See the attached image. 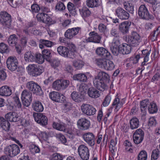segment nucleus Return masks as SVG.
<instances>
[{"label": "nucleus", "instance_id": "1", "mask_svg": "<svg viewBox=\"0 0 160 160\" xmlns=\"http://www.w3.org/2000/svg\"><path fill=\"white\" fill-rule=\"evenodd\" d=\"M110 77L107 73L101 71L99 72L93 80L94 86L100 91H104L108 88L106 82L109 80Z\"/></svg>", "mask_w": 160, "mask_h": 160}, {"label": "nucleus", "instance_id": "2", "mask_svg": "<svg viewBox=\"0 0 160 160\" xmlns=\"http://www.w3.org/2000/svg\"><path fill=\"white\" fill-rule=\"evenodd\" d=\"M97 64L100 68L106 70L111 71L115 68V65L112 61L105 58L98 59Z\"/></svg>", "mask_w": 160, "mask_h": 160}, {"label": "nucleus", "instance_id": "3", "mask_svg": "<svg viewBox=\"0 0 160 160\" xmlns=\"http://www.w3.org/2000/svg\"><path fill=\"white\" fill-rule=\"evenodd\" d=\"M126 41L131 47H137L141 41V37L136 32H133L131 35L128 36Z\"/></svg>", "mask_w": 160, "mask_h": 160}, {"label": "nucleus", "instance_id": "4", "mask_svg": "<svg viewBox=\"0 0 160 160\" xmlns=\"http://www.w3.org/2000/svg\"><path fill=\"white\" fill-rule=\"evenodd\" d=\"M70 83V81L68 80L58 79L53 83L52 87L56 90H63L68 86Z\"/></svg>", "mask_w": 160, "mask_h": 160}, {"label": "nucleus", "instance_id": "5", "mask_svg": "<svg viewBox=\"0 0 160 160\" xmlns=\"http://www.w3.org/2000/svg\"><path fill=\"white\" fill-rule=\"evenodd\" d=\"M27 68L28 73L34 77L40 75L44 71V69L42 66H38L34 64L29 65Z\"/></svg>", "mask_w": 160, "mask_h": 160}, {"label": "nucleus", "instance_id": "6", "mask_svg": "<svg viewBox=\"0 0 160 160\" xmlns=\"http://www.w3.org/2000/svg\"><path fill=\"white\" fill-rule=\"evenodd\" d=\"M4 152L6 154L10 157H13L20 153V149L18 146L16 144H13L5 148Z\"/></svg>", "mask_w": 160, "mask_h": 160}, {"label": "nucleus", "instance_id": "7", "mask_svg": "<svg viewBox=\"0 0 160 160\" xmlns=\"http://www.w3.org/2000/svg\"><path fill=\"white\" fill-rule=\"evenodd\" d=\"M6 63L8 68L11 71L16 70L18 68V60L14 56L9 57L7 60Z\"/></svg>", "mask_w": 160, "mask_h": 160}, {"label": "nucleus", "instance_id": "8", "mask_svg": "<svg viewBox=\"0 0 160 160\" xmlns=\"http://www.w3.org/2000/svg\"><path fill=\"white\" fill-rule=\"evenodd\" d=\"M78 152L83 160H88L89 156V152L88 148L84 145H81L78 148Z\"/></svg>", "mask_w": 160, "mask_h": 160}, {"label": "nucleus", "instance_id": "9", "mask_svg": "<svg viewBox=\"0 0 160 160\" xmlns=\"http://www.w3.org/2000/svg\"><path fill=\"white\" fill-rule=\"evenodd\" d=\"M26 87L33 93L37 95H40L42 93V90L40 86L32 81L28 82Z\"/></svg>", "mask_w": 160, "mask_h": 160}, {"label": "nucleus", "instance_id": "10", "mask_svg": "<svg viewBox=\"0 0 160 160\" xmlns=\"http://www.w3.org/2000/svg\"><path fill=\"white\" fill-rule=\"evenodd\" d=\"M81 109L82 112L88 116L94 114L96 110L92 105L86 104H83L81 106Z\"/></svg>", "mask_w": 160, "mask_h": 160}, {"label": "nucleus", "instance_id": "11", "mask_svg": "<svg viewBox=\"0 0 160 160\" xmlns=\"http://www.w3.org/2000/svg\"><path fill=\"white\" fill-rule=\"evenodd\" d=\"M77 125L79 128L82 130H87L89 128L91 123L87 119L82 118L78 120Z\"/></svg>", "mask_w": 160, "mask_h": 160}, {"label": "nucleus", "instance_id": "12", "mask_svg": "<svg viewBox=\"0 0 160 160\" xmlns=\"http://www.w3.org/2000/svg\"><path fill=\"white\" fill-rule=\"evenodd\" d=\"M144 132L141 129H137L133 135V140L136 144L141 143L143 139Z\"/></svg>", "mask_w": 160, "mask_h": 160}, {"label": "nucleus", "instance_id": "13", "mask_svg": "<svg viewBox=\"0 0 160 160\" xmlns=\"http://www.w3.org/2000/svg\"><path fill=\"white\" fill-rule=\"evenodd\" d=\"M116 15L121 20H127L129 17V13L123 8L119 7L115 10Z\"/></svg>", "mask_w": 160, "mask_h": 160}, {"label": "nucleus", "instance_id": "14", "mask_svg": "<svg viewBox=\"0 0 160 160\" xmlns=\"http://www.w3.org/2000/svg\"><path fill=\"white\" fill-rule=\"evenodd\" d=\"M50 98L52 101L58 102H62L65 99V97L60 93L57 92L52 91L49 94Z\"/></svg>", "mask_w": 160, "mask_h": 160}, {"label": "nucleus", "instance_id": "15", "mask_svg": "<svg viewBox=\"0 0 160 160\" xmlns=\"http://www.w3.org/2000/svg\"><path fill=\"white\" fill-rule=\"evenodd\" d=\"M33 116L35 121L42 125L47 124L48 119L42 113H34Z\"/></svg>", "mask_w": 160, "mask_h": 160}, {"label": "nucleus", "instance_id": "16", "mask_svg": "<svg viewBox=\"0 0 160 160\" xmlns=\"http://www.w3.org/2000/svg\"><path fill=\"white\" fill-rule=\"evenodd\" d=\"M80 29V28L78 27L69 28L65 32V36L67 38L71 39L78 33Z\"/></svg>", "mask_w": 160, "mask_h": 160}, {"label": "nucleus", "instance_id": "17", "mask_svg": "<svg viewBox=\"0 0 160 160\" xmlns=\"http://www.w3.org/2000/svg\"><path fill=\"white\" fill-rule=\"evenodd\" d=\"M89 35L90 36L86 39L87 42H93L95 43H99L100 42L101 37L95 31L90 32Z\"/></svg>", "mask_w": 160, "mask_h": 160}, {"label": "nucleus", "instance_id": "18", "mask_svg": "<svg viewBox=\"0 0 160 160\" xmlns=\"http://www.w3.org/2000/svg\"><path fill=\"white\" fill-rule=\"evenodd\" d=\"M10 15L6 12L2 11L0 13V22L4 26H9L10 22Z\"/></svg>", "mask_w": 160, "mask_h": 160}, {"label": "nucleus", "instance_id": "19", "mask_svg": "<svg viewBox=\"0 0 160 160\" xmlns=\"http://www.w3.org/2000/svg\"><path fill=\"white\" fill-rule=\"evenodd\" d=\"M138 14L141 18L143 19H148L150 18L148 11L144 5H142L140 6L138 11Z\"/></svg>", "mask_w": 160, "mask_h": 160}, {"label": "nucleus", "instance_id": "20", "mask_svg": "<svg viewBox=\"0 0 160 160\" xmlns=\"http://www.w3.org/2000/svg\"><path fill=\"white\" fill-rule=\"evenodd\" d=\"M131 24V22L128 21H124L121 23L119 26V30L124 34L128 33Z\"/></svg>", "mask_w": 160, "mask_h": 160}, {"label": "nucleus", "instance_id": "21", "mask_svg": "<svg viewBox=\"0 0 160 160\" xmlns=\"http://www.w3.org/2000/svg\"><path fill=\"white\" fill-rule=\"evenodd\" d=\"M82 137L84 141L90 145L92 146L94 145V136L92 133H85L83 135Z\"/></svg>", "mask_w": 160, "mask_h": 160}, {"label": "nucleus", "instance_id": "22", "mask_svg": "<svg viewBox=\"0 0 160 160\" xmlns=\"http://www.w3.org/2000/svg\"><path fill=\"white\" fill-rule=\"evenodd\" d=\"M71 97L73 101L78 103L82 101L84 98V95L76 91H73L71 93Z\"/></svg>", "mask_w": 160, "mask_h": 160}, {"label": "nucleus", "instance_id": "23", "mask_svg": "<svg viewBox=\"0 0 160 160\" xmlns=\"http://www.w3.org/2000/svg\"><path fill=\"white\" fill-rule=\"evenodd\" d=\"M96 53L99 56L110 58L111 54L108 50L102 47H99L96 50Z\"/></svg>", "mask_w": 160, "mask_h": 160}, {"label": "nucleus", "instance_id": "24", "mask_svg": "<svg viewBox=\"0 0 160 160\" xmlns=\"http://www.w3.org/2000/svg\"><path fill=\"white\" fill-rule=\"evenodd\" d=\"M6 119L11 122H17L19 120L18 114L15 112H11L8 113L5 115Z\"/></svg>", "mask_w": 160, "mask_h": 160}, {"label": "nucleus", "instance_id": "25", "mask_svg": "<svg viewBox=\"0 0 160 160\" xmlns=\"http://www.w3.org/2000/svg\"><path fill=\"white\" fill-rule=\"evenodd\" d=\"M57 51L60 55L65 57L71 58L68 49L65 47L60 46L57 48Z\"/></svg>", "mask_w": 160, "mask_h": 160}, {"label": "nucleus", "instance_id": "26", "mask_svg": "<svg viewBox=\"0 0 160 160\" xmlns=\"http://www.w3.org/2000/svg\"><path fill=\"white\" fill-rule=\"evenodd\" d=\"M110 34L111 36L114 38L112 42H115L116 43H118L120 36L118 29L115 28H112L110 30Z\"/></svg>", "mask_w": 160, "mask_h": 160}, {"label": "nucleus", "instance_id": "27", "mask_svg": "<svg viewBox=\"0 0 160 160\" xmlns=\"http://www.w3.org/2000/svg\"><path fill=\"white\" fill-rule=\"evenodd\" d=\"M12 92L11 88L7 86H4L0 88V95L8 96L11 95Z\"/></svg>", "mask_w": 160, "mask_h": 160}, {"label": "nucleus", "instance_id": "28", "mask_svg": "<svg viewBox=\"0 0 160 160\" xmlns=\"http://www.w3.org/2000/svg\"><path fill=\"white\" fill-rule=\"evenodd\" d=\"M87 94L89 97L93 98H98L100 96L99 92L93 88H89L88 90Z\"/></svg>", "mask_w": 160, "mask_h": 160}, {"label": "nucleus", "instance_id": "29", "mask_svg": "<svg viewBox=\"0 0 160 160\" xmlns=\"http://www.w3.org/2000/svg\"><path fill=\"white\" fill-rule=\"evenodd\" d=\"M80 14L85 21H87V18L89 17L91 14V12L86 7H83L79 9Z\"/></svg>", "mask_w": 160, "mask_h": 160}, {"label": "nucleus", "instance_id": "30", "mask_svg": "<svg viewBox=\"0 0 160 160\" xmlns=\"http://www.w3.org/2000/svg\"><path fill=\"white\" fill-rule=\"evenodd\" d=\"M32 108L34 110L37 112H42L44 109L43 107L41 102L34 101L32 104Z\"/></svg>", "mask_w": 160, "mask_h": 160}, {"label": "nucleus", "instance_id": "31", "mask_svg": "<svg viewBox=\"0 0 160 160\" xmlns=\"http://www.w3.org/2000/svg\"><path fill=\"white\" fill-rule=\"evenodd\" d=\"M130 46L126 43L122 44V46L119 48V52L123 54H129L131 51Z\"/></svg>", "mask_w": 160, "mask_h": 160}, {"label": "nucleus", "instance_id": "32", "mask_svg": "<svg viewBox=\"0 0 160 160\" xmlns=\"http://www.w3.org/2000/svg\"><path fill=\"white\" fill-rule=\"evenodd\" d=\"M0 125L3 130L7 131L9 130L10 126V123L8 120H6L2 118H0Z\"/></svg>", "mask_w": 160, "mask_h": 160}, {"label": "nucleus", "instance_id": "33", "mask_svg": "<svg viewBox=\"0 0 160 160\" xmlns=\"http://www.w3.org/2000/svg\"><path fill=\"white\" fill-rule=\"evenodd\" d=\"M130 127L132 130L138 128L139 126V121L138 119L134 117L132 118L129 121Z\"/></svg>", "mask_w": 160, "mask_h": 160}, {"label": "nucleus", "instance_id": "34", "mask_svg": "<svg viewBox=\"0 0 160 160\" xmlns=\"http://www.w3.org/2000/svg\"><path fill=\"white\" fill-rule=\"evenodd\" d=\"M140 57L139 55H137L135 56H132L131 57L129 60L130 62L126 64V67H131L132 64H137L140 58Z\"/></svg>", "mask_w": 160, "mask_h": 160}, {"label": "nucleus", "instance_id": "35", "mask_svg": "<svg viewBox=\"0 0 160 160\" xmlns=\"http://www.w3.org/2000/svg\"><path fill=\"white\" fill-rule=\"evenodd\" d=\"M52 126L54 128L61 131H65L66 127V124L63 122L59 123L54 122Z\"/></svg>", "mask_w": 160, "mask_h": 160}, {"label": "nucleus", "instance_id": "36", "mask_svg": "<svg viewBox=\"0 0 160 160\" xmlns=\"http://www.w3.org/2000/svg\"><path fill=\"white\" fill-rule=\"evenodd\" d=\"M149 112L151 114L156 113L158 111V107L156 103L152 102L149 103L148 107Z\"/></svg>", "mask_w": 160, "mask_h": 160}, {"label": "nucleus", "instance_id": "37", "mask_svg": "<svg viewBox=\"0 0 160 160\" xmlns=\"http://www.w3.org/2000/svg\"><path fill=\"white\" fill-rule=\"evenodd\" d=\"M18 41V38L15 34L11 35L8 40L9 44L12 46L16 45Z\"/></svg>", "mask_w": 160, "mask_h": 160}, {"label": "nucleus", "instance_id": "38", "mask_svg": "<svg viewBox=\"0 0 160 160\" xmlns=\"http://www.w3.org/2000/svg\"><path fill=\"white\" fill-rule=\"evenodd\" d=\"M112 105L115 108V110L118 111L122 107V103L120 101L118 98H116L113 100Z\"/></svg>", "mask_w": 160, "mask_h": 160}, {"label": "nucleus", "instance_id": "39", "mask_svg": "<svg viewBox=\"0 0 160 160\" xmlns=\"http://www.w3.org/2000/svg\"><path fill=\"white\" fill-rule=\"evenodd\" d=\"M24 58L26 62H33L35 60L34 57L31 51H28L25 53Z\"/></svg>", "mask_w": 160, "mask_h": 160}, {"label": "nucleus", "instance_id": "40", "mask_svg": "<svg viewBox=\"0 0 160 160\" xmlns=\"http://www.w3.org/2000/svg\"><path fill=\"white\" fill-rule=\"evenodd\" d=\"M73 78L74 80L84 82H86L87 80V76L83 73H79L74 75L73 76Z\"/></svg>", "mask_w": 160, "mask_h": 160}, {"label": "nucleus", "instance_id": "41", "mask_svg": "<svg viewBox=\"0 0 160 160\" xmlns=\"http://www.w3.org/2000/svg\"><path fill=\"white\" fill-rule=\"evenodd\" d=\"M68 9L71 15L75 16L77 14V10L75 5L70 2L68 3L67 5Z\"/></svg>", "mask_w": 160, "mask_h": 160}, {"label": "nucleus", "instance_id": "42", "mask_svg": "<svg viewBox=\"0 0 160 160\" xmlns=\"http://www.w3.org/2000/svg\"><path fill=\"white\" fill-rule=\"evenodd\" d=\"M118 43H116L115 42H112V46L111 47V50L112 52L115 55H117L119 52V48H118Z\"/></svg>", "mask_w": 160, "mask_h": 160}, {"label": "nucleus", "instance_id": "43", "mask_svg": "<svg viewBox=\"0 0 160 160\" xmlns=\"http://www.w3.org/2000/svg\"><path fill=\"white\" fill-rule=\"evenodd\" d=\"M124 8L131 13H133L134 11V7L132 3L128 2H125L123 3Z\"/></svg>", "mask_w": 160, "mask_h": 160}, {"label": "nucleus", "instance_id": "44", "mask_svg": "<svg viewBox=\"0 0 160 160\" xmlns=\"http://www.w3.org/2000/svg\"><path fill=\"white\" fill-rule=\"evenodd\" d=\"M116 143L117 142H115L114 140H112L111 141L109 150L113 156L115 155L117 152V148L115 147Z\"/></svg>", "mask_w": 160, "mask_h": 160}, {"label": "nucleus", "instance_id": "45", "mask_svg": "<svg viewBox=\"0 0 160 160\" xmlns=\"http://www.w3.org/2000/svg\"><path fill=\"white\" fill-rule=\"evenodd\" d=\"M21 98L22 99H32V94L28 91L26 90H24L22 93Z\"/></svg>", "mask_w": 160, "mask_h": 160}, {"label": "nucleus", "instance_id": "46", "mask_svg": "<svg viewBox=\"0 0 160 160\" xmlns=\"http://www.w3.org/2000/svg\"><path fill=\"white\" fill-rule=\"evenodd\" d=\"M34 59L35 60L33 62H35L39 64H41L44 62L45 59L41 54L37 53L35 54Z\"/></svg>", "mask_w": 160, "mask_h": 160}, {"label": "nucleus", "instance_id": "47", "mask_svg": "<svg viewBox=\"0 0 160 160\" xmlns=\"http://www.w3.org/2000/svg\"><path fill=\"white\" fill-rule=\"evenodd\" d=\"M42 53L44 58L47 61L50 62L51 59L50 51L48 49H44L42 51Z\"/></svg>", "mask_w": 160, "mask_h": 160}, {"label": "nucleus", "instance_id": "48", "mask_svg": "<svg viewBox=\"0 0 160 160\" xmlns=\"http://www.w3.org/2000/svg\"><path fill=\"white\" fill-rule=\"evenodd\" d=\"M148 99H146L141 101L140 102V108L142 111H144L147 108V106L149 104Z\"/></svg>", "mask_w": 160, "mask_h": 160}, {"label": "nucleus", "instance_id": "49", "mask_svg": "<svg viewBox=\"0 0 160 160\" xmlns=\"http://www.w3.org/2000/svg\"><path fill=\"white\" fill-rule=\"evenodd\" d=\"M78 89L81 94L84 95L87 88V85L84 83L77 85Z\"/></svg>", "mask_w": 160, "mask_h": 160}, {"label": "nucleus", "instance_id": "50", "mask_svg": "<svg viewBox=\"0 0 160 160\" xmlns=\"http://www.w3.org/2000/svg\"><path fill=\"white\" fill-rule=\"evenodd\" d=\"M86 4L88 7L91 8H93L98 6L97 0H87Z\"/></svg>", "mask_w": 160, "mask_h": 160}, {"label": "nucleus", "instance_id": "51", "mask_svg": "<svg viewBox=\"0 0 160 160\" xmlns=\"http://www.w3.org/2000/svg\"><path fill=\"white\" fill-rule=\"evenodd\" d=\"M29 148L30 151L32 153H38L40 151V148L38 146L32 144L29 145Z\"/></svg>", "mask_w": 160, "mask_h": 160}, {"label": "nucleus", "instance_id": "52", "mask_svg": "<svg viewBox=\"0 0 160 160\" xmlns=\"http://www.w3.org/2000/svg\"><path fill=\"white\" fill-rule=\"evenodd\" d=\"M147 158V153L145 151L142 150L139 153L138 160H146Z\"/></svg>", "mask_w": 160, "mask_h": 160}, {"label": "nucleus", "instance_id": "53", "mask_svg": "<svg viewBox=\"0 0 160 160\" xmlns=\"http://www.w3.org/2000/svg\"><path fill=\"white\" fill-rule=\"evenodd\" d=\"M9 52V49L7 45L4 43H0V52L3 53Z\"/></svg>", "mask_w": 160, "mask_h": 160}, {"label": "nucleus", "instance_id": "54", "mask_svg": "<svg viewBox=\"0 0 160 160\" xmlns=\"http://www.w3.org/2000/svg\"><path fill=\"white\" fill-rule=\"evenodd\" d=\"M73 64L77 69H80L84 65V62L81 60H77L73 62Z\"/></svg>", "mask_w": 160, "mask_h": 160}, {"label": "nucleus", "instance_id": "55", "mask_svg": "<svg viewBox=\"0 0 160 160\" xmlns=\"http://www.w3.org/2000/svg\"><path fill=\"white\" fill-rule=\"evenodd\" d=\"M55 8L58 11H62L65 9V6L63 3L59 2L57 3Z\"/></svg>", "mask_w": 160, "mask_h": 160}, {"label": "nucleus", "instance_id": "56", "mask_svg": "<svg viewBox=\"0 0 160 160\" xmlns=\"http://www.w3.org/2000/svg\"><path fill=\"white\" fill-rule=\"evenodd\" d=\"M40 43L44 45V46L48 48L51 47L53 45L52 42L43 39H40Z\"/></svg>", "mask_w": 160, "mask_h": 160}, {"label": "nucleus", "instance_id": "57", "mask_svg": "<svg viewBox=\"0 0 160 160\" xmlns=\"http://www.w3.org/2000/svg\"><path fill=\"white\" fill-rule=\"evenodd\" d=\"M159 152L158 149H156L153 150L151 155V160H156L158 158Z\"/></svg>", "mask_w": 160, "mask_h": 160}, {"label": "nucleus", "instance_id": "58", "mask_svg": "<svg viewBox=\"0 0 160 160\" xmlns=\"http://www.w3.org/2000/svg\"><path fill=\"white\" fill-rule=\"evenodd\" d=\"M124 144L126 147L125 149L127 151L131 152H133V149L131 148L132 145L129 141L127 140L125 141Z\"/></svg>", "mask_w": 160, "mask_h": 160}, {"label": "nucleus", "instance_id": "59", "mask_svg": "<svg viewBox=\"0 0 160 160\" xmlns=\"http://www.w3.org/2000/svg\"><path fill=\"white\" fill-rule=\"evenodd\" d=\"M31 11L33 14L38 12L40 9L39 6L36 4H32L31 6Z\"/></svg>", "mask_w": 160, "mask_h": 160}, {"label": "nucleus", "instance_id": "60", "mask_svg": "<svg viewBox=\"0 0 160 160\" xmlns=\"http://www.w3.org/2000/svg\"><path fill=\"white\" fill-rule=\"evenodd\" d=\"M14 105L15 107L18 108H21V103L20 102L19 98L17 96L14 98Z\"/></svg>", "mask_w": 160, "mask_h": 160}, {"label": "nucleus", "instance_id": "61", "mask_svg": "<svg viewBox=\"0 0 160 160\" xmlns=\"http://www.w3.org/2000/svg\"><path fill=\"white\" fill-rule=\"evenodd\" d=\"M62 157L60 154L55 153L51 156L50 160H62Z\"/></svg>", "mask_w": 160, "mask_h": 160}, {"label": "nucleus", "instance_id": "62", "mask_svg": "<svg viewBox=\"0 0 160 160\" xmlns=\"http://www.w3.org/2000/svg\"><path fill=\"white\" fill-rule=\"evenodd\" d=\"M56 137L59 139L61 142L63 143H65L67 142L66 139L64 136L60 133L57 134L56 135Z\"/></svg>", "mask_w": 160, "mask_h": 160}, {"label": "nucleus", "instance_id": "63", "mask_svg": "<svg viewBox=\"0 0 160 160\" xmlns=\"http://www.w3.org/2000/svg\"><path fill=\"white\" fill-rule=\"evenodd\" d=\"M46 14L44 13H38L37 16V20L39 22H43Z\"/></svg>", "mask_w": 160, "mask_h": 160}, {"label": "nucleus", "instance_id": "64", "mask_svg": "<svg viewBox=\"0 0 160 160\" xmlns=\"http://www.w3.org/2000/svg\"><path fill=\"white\" fill-rule=\"evenodd\" d=\"M111 100V98L110 96L109 95L107 96L104 100L103 102V105L104 107L107 106L110 103Z\"/></svg>", "mask_w": 160, "mask_h": 160}]
</instances>
